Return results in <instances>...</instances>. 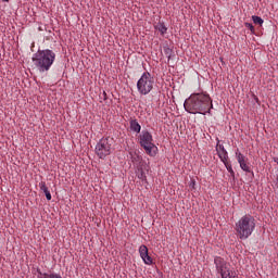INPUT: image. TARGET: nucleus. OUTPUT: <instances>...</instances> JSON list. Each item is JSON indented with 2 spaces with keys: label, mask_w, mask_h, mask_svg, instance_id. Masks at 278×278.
<instances>
[{
  "label": "nucleus",
  "mask_w": 278,
  "mask_h": 278,
  "mask_svg": "<svg viewBox=\"0 0 278 278\" xmlns=\"http://www.w3.org/2000/svg\"><path fill=\"white\" fill-rule=\"evenodd\" d=\"M277 184H278V177H277Z\"/></svg>",
  "instance_id": "obj_30"
},
{
  "label": "nucleus",
  "mask_w": 278,
  "mask_h": 278,
  "mask_svg": "<svg viewBox=\"0 0 278 278\" xmlns=\"http://www.w3.org/2000/svg\"><path fill=\"white\" fill-rule=\"evenodd\" d=\"M216 151L217 153H219V151H226L225 146L220 144V141L217 142Z\"/></svg>",
  "instance_id": "obj_23"
},
{
  "label": "nucleus",
  "mask_w": 278,
  "mask_h": 278,
  "mask_svg": "<svg viewBox=\"0 0 278 278\" xmlns=\"http://www.w3.org/2000/svg\"><path fill=\"white\" fill-rule=\"evenodd\" d=\"M225 166H226L228 173H230V177L232 178V181H236V172H233L231 164L225 163Z\"/></svg>",
  "instance_id": "obj_17"
},
{
  "label": "nucleus",
  "mask_w": 278,
  "mask_h": 278,
  "mask_svg": "<svg viewBox=\"0 0 278 278\" xmlns=\"http://www.w3.org/2000/svg\"><path fill=\"white\" fill-rule=\"evenodd\" d=\"M102 94H103V100L108 101V93L105 91H103Z\"/></svg>",
  "instance_id": "obj_26"
},
{
  "label": "nucleus",
  "mask_w": 278,
  "mask_h": 278,
  "mask_svg": "<svg viewBox=\"0 0 278 278\" xmlns=\"http://www.w3.org/2000/svg\"><path fill=\"white\" fill-rule=\"evenodd\" d=\"M37 273H38V275H39L40 277H45V274H46V273L42 274V271L40 270V268H37Z\"/></svg>",
  "instance_id": "obj_25"
},
{
  "label": "nucleus",
  "mask_w": 278,
  "mask_h": 278,
  "mask_svg": "<svg viewBox=\"0 0 278 278\" xmlns=\"http://www.w3.org/2000/svg\"><path fill=\"white\" fill-rule=\"evenodd\" d=\"M244 26L250 29L251 34H255V26L252 23L245 22Z\"/></svg>",
  "instance_id": "obj_21"
},
{
  "label": "nucleus",
  "mask_w": 278,
  "mask_h": 278,
  "mask_svg": "<svg viewBox=\"0 0 278 278\" xmlns=\"http://www.w3.org/2000/svg\"><path fill=\"white\" fill-rule=\"evenodd\" d=\"M139 254L140 257L143 260L144 264H147L148 266H151V264H153V258L149 255V248H147V245H140Z\"/></svg>",
  "instance_id": "obj_8"
},
{
  "label": "nucleus",
  "mask_w": 278,
  "mask_h": 278,
  "mask_svg": "<svg viewBox=\"0 0 278 278\" xmlns=\"http://www.w3.org/2000/svg\"><path fill=\"white\" fill-rule=\"evenodd\" d=\"M4 3H8L10 0H2Z\"/></svg>",
  "instance_id": "obj_29"
},
{
  "label": "nucleus",
  "mask_w": 278,
  "mask_h": 278,
  "mask_svg": "<svg viewBox=\"0 0 278 278\" xmlns=\"http://www.w3.org/2000/svg\"><path fill=\"white\" fill-rule=\"evenodd\" d=\"M142 126L138 123V119H130V130L135 131V134H140Z\"/></svg>",
  "instance_id": "obj_11"
},
{
  "label": "nucleus",
  "mask_w": 278,
  "mask_h": 278,
  "mask_svg": "<svg viewBox=\"0 0 278 278\" xmlns=\"http://www.w3.org/2000/svg\"><path fill=\"white\" fill-rule=\"evenodd\" d=\"M163 51H164V54L166 55L168 62H169V60H173V58H175V51L173 50V48L168 47V43H165L163 46Z\"/></svg>",
  "instance_id": "obj_10"
},
{
  "label": "nucleus",
  "mask_w": 278,
  "mask_h": 278,
  "mask_svg": "<svg viewBox=\"0 0 278 278\" xmlns=\"http://www.w3.org/2000/svg\"><path fill=\"white\" fill-rule=\"evenodd\" d=\"M112 144H114V138L112 137H105L99 140L94 149V153L99 160H105L108 155H112V151H114Z\"/></svg>",
  "instance_id": "obj_4"
},
{
  "label": "nucleus",
  "mask_w": 278,
  "mask_h": 278,
  "mask_svg": "<svg viewBox=\"0 0 278 278\" xmlns=\"http://www.w3.org/2000/svg\"><path fill=\"white\" fill-rule=\"evenodd\" d=\"M184 108L189 114H202V116H205V114L212 115L214 104L210 94L198 92L192 93L185 100Z\"/></svg>",
  "instance_id": "obj_1"
},
{
  "label": "nucleus",
  "mask_w": 278,
  "mask_h": 278,
  "mask_svg": "<svg viewBox=\"0 0 278 278\" xmlns=\"http://www.w3.org/2000/svg\"><path fill=\"white\" fill-rule=\"evenodd\" d=\"M217 155L219 157V160L223 162V164H228L229 162L227 160H229V154L227 153V150H223L217 152Z\"/></svg>",
  "instance_id": "obj_13"
},
{
  "label": "nucleus",
  "mask_w": 278,
  "mask_h": 278,
  "mask_svg": "<svg viewBox=\"0 0 278 278\" xmlns=\"http://www.w3.org/2000/svg\"><path fill=\"white\" fill-rule=\"evenodd\" d=\"M39 189L41 190V192L46 194L47 201H51L52 199L51 191H49V187H47V182L45 181L39 182Z\"/></svg>",
  "instance_id": "obj_9"
},
{
  "label": "nucleus",
  "mask_w": 278,
  "mask_h": 278,
  "mask_svg": "<svg viewBox=\"0 0 278 278\" xmlns=\"http://www.w3.org/2000/svg\"><path fill=\"white\" fill-rule=\"evenodd\" d=\"M130 155H131V162L134 163V164H136V166H138V164L140 163V162H142L143 160H142V156H140L138 153H130Z\"/></svg>",
  "instance_id": "obj_15"
},
{
  "label": "nucleus",
  "mask_w": 278,
  "mask_h": 278,
  "mask_svg": "<svg viewBox=\"0 0 278 278\" xmlns=\"http://www.w3.org/2000/svg\"><path fill=\"white\" fill-rule=\"evenodd\" d=\"M190 188H193L194 189V187L197 186V181H194V180H191V182H190Z\"/></svg>",
  "instance_id": "obj_24"
},
{
  "label": "nucleus",
  "mask_w": 278,
  "mask_h": 278,
  "mask_svg": "<svg viewBox=\"0 0 278 278\" xmlns=\"http://www.w3.org/2000/svg\"><path fill=\"white\" fill-rule=\"evenodd\" d=\"M252 21L254 25H260V26L264 25V20L261 16L253 15Z\"/></svg>",
  "instance_id": "obj_18"
},
{
  "label": "nucleus",
  "mask_w": 278,
  "mask_h": 278,
  "mask_svg": "<svg viewBox=\"0 0 278 278\" xmlns=\"http://www.w3.org/2000/svg\"><path fill=\"white\" fill-rule=\"evenodd\" d=\"M149 164H147V161H142L139 164H137V170H146V173H149L150 170Z\"/></svg>",
  "instance_id": "obj_14"
},
{
  "label": "nucleus",
  "mask_w": 278,
  "mask_h": 278,
  "mask_svg": "<svg viewBox=\"0 0 278 278\" xmlns=\"http://www.w3.org/2000/svg\"><path fill=\"white\" fill-rule=\"evenodd\" d=\"M240 168H242L244 173H251L253 175V170H251V167L247 164V161L240 164Z\"/></svg>",
  "instance_id": "obj_19"
},
{
  "label": "nucleus",
  "mask_w": 278,
  "mask_h": 278,
  "mask_svg": "<svg viewBox=\"0 0 278 278\" xmlns=\"http://www.w3.org/2000/svg\"><path fill=\"white\" fill-rule=\"evenodd\" d=\"M154 29H156V31H160L161 36H164V34H166V31H168V27H166V24H164V22H159L154 26Z\"/></svg>",
  "instance_id": "obj_12"
},
{
  "label": "nucleus",
  "mask_w": 278,
  "mask_h": 278,
  "mask_svg": "<svg viewBox=\"0 0 278 278\" xmlns=\"http://www.w3.org/2000/svg\"><path fill=\"white\" fill-rule=\"evenodd\" d=\"M139 144L151 157H155L157 155L159 150L153 143V135H151L149 130H143L141 132V135L139 136Z\"/></svg>",
  "instance_id": "obj_5"
},
{
  "label": "nucleus",
  "mask_w": 278,
  "mask_h": 278,
  "mask_svg": "<svg viewBox=\"0 0 278 278\" xmlns=\"http://www.w3.org/2000/svg\"><path fill=\"white\" fill-rule=\"evenodd\" d=\"M33 62L39 73H49L55 62V52L50 49L39 50L33 55Z\"/></svg>",
  "instance_id": "obj_2"
},
{
  "label": "nucleus",
  "mask_w": 278,
  "mask_h": 278,
  "mask_svg": "<svg viewBox=\"0 0 278 278\" xmlns=\"http://www.w3.org/2000/svg\"><path fill=\"white\" fill-rule=\"evenodd\" d=\"M43 278H62L60 274H43Z\"/></svg>",
  "instance_id": "obj_22"
},
{
  "label": "nucleus",
  "mask_w": 278,
  "mask_h": 278,
  "mask_svg": "<svg viewBox=\"0 0 278 278\" xmlns=\"http://www.w3.org/2000/svg\"><path fill=\"white\" fill-rule=\"evenodd\" d=\"M235 229L240 240H247L255 229V218L251 215H244L236 224Z\"/></svg>",
  "instance_id": "obj_3"
},
{
  "label": "nucleus",
  "mask_w": 278,
  "mask_h": 278,
  "mask_svg": "<svg viewBox=\"0 0 278 278\" xmlns=\"http://www.w3.org/2000/svg\"><path fill=\"white\" fill-rule=\"evenodd\" d=\"M236 155L239 164H243L244 162H247L242 153L236 152Z\"/></svg>",
  "instance_id": "obj_20"
},
{
  "label": "nucleus",
  "mask_w": 278,
  "mask_h": 278,
  "mask_svg": "<svg viewBox=\"0 0 278 278\" xmlns=\"http://www.w3.org/2000/svg\"><path fill=\"white\" fill-rule=\"evenodd\" d=\"M253 97H254V101H255L256 103H260V98H257V96H255V94H253Z\"/></svg>",
  "instance_id": "obj_27"
},
{
  "label": "nucleus",
  "mask_w": 278,
  "mask_h": 278,
  "mask_svg": "<svg viewBox=\"0 0 278 278\" xmlns=\"http://www.w3.org/2000/svg\"><path fill=\"white\" fill-rule=\"evenodd\" d=\"M136 175L138 177V179H140V181H144L146 184L147 181V172L146 170H138L136 169Z\"/></svg>",
  "instance_id": "obj_16"
},
{
  "label": "nucleus",
  "mask_w": 278,
  "mask_h": 278,
  "mask_svg": "<svg viewBox=\"0 0 278 278\" xmlns=\"http://www.w3.org/2000/svg\"><path fill=\"white\" fill-rule=\"evenodd\" d=\"M214 264L216 266L217 273L222 276V278L229 277L231 275L229 268L227 267V261L220 256H215Z\"/></svg>",
  "instance_id": "obj_7"
},
{
  "label": "nucleus",
  "mask_w": 278,
  "mask_h": 278,
  "mask_svg": "<svg viewBox=\"0 0 278 278\" xmlns=\"http://www.w3.org/2000/svg\"><path fill=\"white\" fill-rule=\"evenodd\" d=\"M224 278H236V276L231 273L229 276H225Z\"/></svg>",
  "instance_id": "obj_28"
},
{
  "label": "nucleus",
  "mask_w": 278,
  "mask_h": 278,
  "mask_svg": "<svg viewBox=\"0 0 278 278\" xmlns=\"http://www.w3.org/2000/svg\"><path fill=\"white\" fill-rule=\"evenodd\" d=\"M155 78L149 72H144L137 81V90L139 93L147 96L153 90Z\"/></svg>",
  "instance_id": "obj_6"
}]
</instances>
